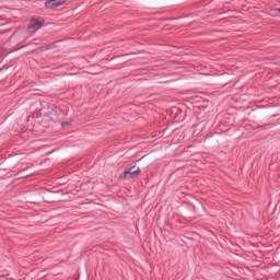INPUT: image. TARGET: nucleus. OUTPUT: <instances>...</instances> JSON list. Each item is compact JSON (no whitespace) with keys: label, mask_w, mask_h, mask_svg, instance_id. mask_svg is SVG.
Here are the masks:
<instances>
[{"label":"nucleus","mask_w":280,"mask_h":280,"mask_svg":"<svg viewBox=\"0 0 280 280\" xmlns=\"http://www.w3.org/2000/svg\"><path fill=\"white\" fill-rule=\"evenodd\" d=\"M44 23L45 22L43 20H32L28 25L30 34H34L35 32H38V30H40V27H43Z\"/></svg>","instance_id":"nucleus-1"},{"label":"nucleus","mask_w":280,"mask_h":280,"mask_svg":"<svg viewBox=\"0 0 280 280\" xmlns=\"http://www.w3.org/2000/svg\"><path fill=\"white\" fill-rule=\"evenodd\" d=\"M141 174V168L139 166H131L129 170L124 172L125 178H137Z\"/></svg>","instance_id":"nucleus-2"},{"label":"nucleus","mask_w":280,"mask_h":280,"mask_svg":"<svg viewBox=\"0 0 280 280\" xmlns=\"http://www.w3.org/2000/svg\"><path fill=\"white\" fill-rule=\"evenodd\" d=\"M66 2L67 0H48L45 2V7L54 10L56 8H60V5H65Z\"/></svg>","instance_id":"nucleus-3"},{"label":"nucleus","mask_w":280,"mask_h":280,"mask_svg":"<svg viewBox=\"0 0 280 280\" xmlns=\"http://www.w3.org/2000/svg\"><path fill=\"white\" fill-rule=\"evenodd\" d=\"M62 126L65 127V126H69V122H62Z\"/></svg>","instance_id":"nucleus-4"}]
</instances>
